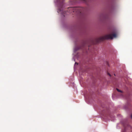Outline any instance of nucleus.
<instances>
[{"label":"nucleus","instance_id":"f257e3e1","mask_svg":"<svg viewBox=\"0 0 132 132\" xmlns=\"http://www.w3.org/2000/svg\"><path fill=\"white\" fill-rule=\"evenodd\" d=\"M110 33V34L106 35L103 37L96 38L95 40V42L92 41V43L97 44L104 39H112L113 38H116L117 37L116 34L114 31H112Z\"/></svg>","mask_w":132,"mask_h":132},{"label":"nucleus","instance_id":"f03ea898","mask_svg":"<svg viewBox=\"0 0 132 132\" xmlns=\"http://www.w3.org/2000/svg\"><path fill=\"white\" fill-rule=\"evenodd\" d=\"M85 10V8L82 7H70L68 8L67 11L69 13L76 12L81 14Z\"/></svg>","mask_w":132,"mask_h":132},{"label":"nucleus","instance_id":"0eeeda50","mask_svg":"<svg viewBox=\"0 0 132 132\" xmlns=\"http://www.w3.org/2000/svg\"><path fill=\"white\" fill-rule=\"evenodd\" d=\"M131 118H132V114H131Z\"/></svg>","mask_w":132,"mask_h":132},{"label":"nucleus","instance_id":"20e7f679","mask_svg":"<svg viewBox=\"0 0 132 132\" xmlns=\"http://www.w3.org/2000/svg\"><path fill=\"white\" fill-rule=\"evenodd\" d=\"M63 0H59L58 2L61 4V5H62L63 3Z\"/></svg>","mask_w":132,"mask_h":132},{"label":"nucleus","instance_id":"7ed1b4c3","mask_svg":"<svg viewBox=\"0 0 132 132\" xmlns=\"http://www.w3.org/2000/svg\"><path fill=\"white\" fill-rule=\"evenodd\" d=\"M57 12L59 13H61L64 16H65L64 14H65V13L66 12L64 10H62V9H59L57 11Z\"/></svg>","mask_w":132,"mask_h":132},{"label":"nucleus","instance_id":"39448f33","mask_svg":"<svg viewBox=\"0 0 132 132\" xmlns=\"http://www.w3.org/2000/svg\"><path fill=\"white\" fill-rule=\"evenodd\" d=\"M116 89L117 90V91H118V92H121V93L122 92V91L121 90H119V89H118V88H117Z\"/></svg>","mask_w":132,"mask_h":132},{"label":"nucleus","instance_id":"423d86ee","mask_svg":"<svg viewBox=\"0 0 132 132\" xmlns=\"http://www.w3.org/2000/svg\"><path fill=\"white\" fill-rule=\"evenodd\" d=\"M108 75H109L110 76H111V75L110 74V73H108Z\"/></svg>","mask_w":132,"mask_h":132}]
</instances>
